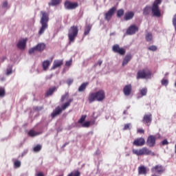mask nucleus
Wrapping results in <instances>:
<instances>
[{"mask_svg": "<svg viewBox=\"0 0 176 176\" xmlns=\"http://www.w3.org/2000/svg\"><path fill=\"white\" fill-rule=\"evenodd\" d=\"M41 18L40 20V24L41 27L38 31V35H43L45 34V31L49 28V14L45 11H41Z\"/></svg>", "mask_w": 176, "mask_h": 176, "instance_id": "obj_1", "label": "nucleus"}, {"mask_svg": "<svg viewBox=\"0 0 176 176\" xmlns=\"http://www.w3.org/2000/svg\"><path fill=\"white\" fill-rule=\"evenodd\" d=\"M88 100L90 104L94 102V101H104L105 100V91L104 90H99L95 93H91L89 94Z\"/></svg>", "mask_w": 176, "mask_h": 176, "instance_id": "obj_2", "label": "nucleus"}, {"mask_svg": "<svg viewBox=\"0 0 176 176\" xmlns=\"http://www.w3.org/2000/svg\"><path fill=\"white\" fill-rule=\"evenodd\" d=\"M163 0H155L151 6V13L154 17H161L162 11L160 10V5H162Z\"/></svg>", "mask_w": 176, "mask_h": 176, "instance_id": "obj_3", "label": "nucleus"}, {"mask_svg": "<svg viewBox=\"0 0 176 176\" xmlns=\"http://www.w3.org/2000/svg\"><path fill=\"white\" fill-rule=\"evenodd\" d=\"M132 152L133 155H136L137 156H155V154L151 150H149L147 147H143L139 150L137 149H133Z\"/></svg>", "mask_w": 176, "mask_h": 176, "instance_id": "obj_4", "label": "nucleus"}, {"mask_svg": "<svg viewBox=\"0 0 176 176\" xmlns=\"http://www.w3.org/2000/svg\"><path fill=\"white\" fill-rule=\"evenodd\" d=\"M78 33H79V29H78V26L73 25L70 27L68 32V38H69V43L75 42V38L78 36Z\"/></svg>", "mask_w": 176, "mask_h": 176, "instance_id": "obj_5", "label": "nucleus"}, {"mask_svg": "<svg viewBox=\"0 0 176 176\" xmlns=\"http://www.w3.org/2000/svg\"><path fill=\"white\" fill-rule=\"evenodd\" d=\"M152 76V72L148 68L139 70L137 73V79H149Z\"/></svg>", "mask_w": 176, "mask_h": 176, "instance_id": "obj_6", "label": "nucleus"}, {"mask_svg": "<svg viewBox=\"0 0 176 176\" xmlns=\"http://www.w3.org/2000/svg\"><path fill=\"white\" fill-rule=\"evenodd\" d=\"M45 49H46V44H45V43H39L36 46L29 50V54H34L35 52H40V53H41Z\"/></svg>", "mask_w": 176, "mask_h": 176, "instance_id": "obj_7", "label": "nucleus"}, {"mask_svg": "<svg viewBox=\"0 0 176 176\" xmlns=\"http://www.w3.org/2000/svg\"><path fill=\"white\" fill-rule=\"evenodd\" d=\"M65 8L67 10H73L74 9H76L79 6V3L78 2H71L67 0L64 4Z\"/></svg>", "mask_w": 176, "mask_h": 176, "instance_id": "obj_8", "label": "nucleus"}, {"mask_svg": "<svg viewBox=\"0 0 176 176\" xmlns=\"http://www.w3.org/2000/svg\"><path fill=\"white\" fill-rule=\"evenodd\" d=\"M112 50L113 53H117L120 54V56H124V54H126V50L123 47H120L118 44L113 45Z\"/></svg>", "mask_w": 176, "mask_h": 176, "instance_id": "obj_9", "label": "nucleus"}, {"mask_svg": "<svg viewBox=\"0 0 176 176\" xmlns=\"http://www.w3.org/2000/svg\"><path fill=\"white\" fill-rule=\"evenodd\" d=\"M164 171H166V168H164V166L160 164L155 165V166L151 168V173H156L160 175H161V174H163Z\"/></svg>", "mask_w": 176, "mask_h": 176, "instance_id": "obj_10", "label": "nucleus"}, {"mask_svg": "<svg viewBox=\"0 0 176 176\" xmlns=\"http://www.w3.org/2000/svg\"><path fill=\"white\" fill-rule=\"evenodd\" d=\"M146 145L149 148H153L156 145V136L153 135H149L146 140Z\"/></svg>", "mask_w": 176, "mask_h": 176, "instance_id": "obj_11", "label": "nucleus"}, {"mask_svg": "<svg viewBox=\"0 0 176 176\" xmlns=\"http://www.w3.org/2000/svg\"><path fill=\"white\" fill-rule=\"evenodd\" d=\"M115 12H116V7H112L111 9H109V11L104 14L105 20L109 21V20L112 19Z\"/></svg>", "mask_w": 176, "mask_h": 176, "instance_id": "obj_12", "label": "nucleus"}, {"mask_svg": "<svg viewBox=\"0 0 176 176\" xmlns=\"http://www.w3.org/2000/svg\"><path fill=\"white\" fill-rule=\"evenodd\" d=\"M142 122L146 124V126H151L152 123V113H149L145 114L143 117Z\"/></svg>", "mask_w": 176, "mask_h": 176, "instance_id": "obj_13", "label": "nucleus"}, {"mask_svg": "<svg viewBox=\"0 0 176 176\" xmlns=\"http://www.w3.org/2000/svg\"><path fill=\"white\" fill-rule=\"evenodd\" d=\"M138 27L135 25H131L126 30L127 35H134L135 32H138Z\"/></svg>", "mask_w": 176, "mask_h": 176, "instance_id": "obj_14", "label": "nucleus"}, {"mask_svg": "<svg viewBox=\"0 0 176 176\" xmlns=\"http://www.w3.org/2000/svg\"><path fill=\"white\" fill-rule=\"evenodd\" d=\"M135 146H144L145 145V139L144 138H138L133 142Z\"/></svg>", "mask_w": 176, "mask_h": 176, "instance_id": "obj_15", "label": "nucleus"}, {"mask_svg": "<svg viewBox=\"0 0 176 176\" xmlns=\"http://www.w3.org/2000/svg\"><path fill=\"white\" fill-rule=\"evenodd\" d=\"M133 90V87L131 84L125 85L123 89V93L124 96H129L131 94V91Z\"/></svg>", "mask_w": 176, "mask_h": 176, "instance_id": "obj_16", "label": "nucleus"}, {"mask_svg": "<svg viewBox=\"0 0 176 176\" xmlns=\"http://www.w3.org/2000/svg\"><path fill=\"white\" fill-rule=\"evenodd\" d=\"M27 45V38H23L22 40H20L18 43L16 44V46L18 49H20V50H24L25 49V46Z\"/></svg>", "mask_w": 176, "mask_h": 176, "instance_id": "obj_17", "label": "nucleus"}, {"mask_svg": "<svg viewBox=\"0 0 176 176\" xmlns=\"http://www.w3.org/2000/svg\"><path fill=\"white\" fill-rule=\"evenodd\" d=\"M132 58H133V55L131 54H127L122 60V67H125V65H127V64H129V63L131 61Z\"/></svg>", "mask_w": 176, "mask_h": 176, "instance_id": "obj_18", "label": "nucleus"}, {"mask_svg": "<svg viewBox=\"0 0 176 176\" xmlns=\"http://www.w3.org/2000/svg\"><path fill=\"white\" fill-rule=\"evenodd\" d=\"M63 113V110L60 106L57 107L51 113V116L52 118H56V116H58V115H61Z\"/></svg>", "mask_w": 176, "mask_h": 176, "instance_id": "obj_19", "label": "nucleus"}, {"mask_svg": "<svg viewBox=\"0 0 176 176\" xmlns=\"http://www.w3.org/2000/svg\"><path fill=\"white\" fill-rule=\"evenodd\" d=\"M64 64V61L63 60H55L54 61V64L51 68V69H56V68H58V67H61Z\"/></svg>", "mask_w": 176, "mask_h": 176, "instance_id": "obj_20", "label": "nucleus"}, {"mask_svg": "<svg viewBox=\"0 0 176 176\" xmlns=\"http://www.w3.org/2000/svg\"><path fill=\"white\" fill-rule=\"evenodd\" d=\"M133 17H134V13L131 11L130 12H127L125 13L124 16V19L126 21H129V20H131V19H133Z\"/></svg>", "mask_w": 176, "mask_h": 176, "instance_id": "obj_21", "label": "nucleus"}, {"mask_svg": "<svg viewBox=\"0 0 176 176\" xmlns=\"http://www.w3.org/2000/svg\"><path fill=\"white\" fill-rule=\"evenodd\" d=\"M57 90V87H52L45 93V97H50V96H53V93Z\"/></svg>", "mask_w": 176, "mask_h": 176, "instance_id": "obj_22", "label": "nucleus"}, {"mask_svg": "<svg viewBox=\"0 0 176 176\" xmlns=\"http://www.w3.org/2000/svg\"><path fill=\"white\" fill-rule=\"evenodd\" d=\"M42 66H43V71H47V68L50 67V60H44L42 63Z\"/></svg>", "mask_w": 176, "mask_h": 176, "instance_id": "obj_23", "label": "nucleus"}, {"mask_svg": "<svg viewBox=\"0 0 176 176\" xmlns=\"http://www.w3.org/2000/svg\"><path fill=\"white\" fill-rule=\"evenodd\" d=\"M73 101H74V99H69L68 102L63 104L60 107V109H62V111H65V109L68 108L69 105H71V102H72Z\"/></svg>", "mask_w": 176, "mask_h": 176, "instance_id": "obj_24", "label": "nucleus"}, {"mask_svg": "<svg viewBox=\"0 0 176 176\" xmlns=\"http://www.w3.org/2000/svg\"><path fill=\"white\" fill-rule=\"evenodd\" d=\"M138 170V174L140 175H141L142 174L144 175H146V168L145 166H139Z\"/></svg>", "mask_w": 176, "mask_h": 176, "instance_id": "obj_25", "label": "nucleus"}, {"mask_svg": "<svg viewBox=\"0 0 176 176\" xmlns=\"http://www.w3.org/2000/svg\"><path fill=\"white\" fill-rule=\"evenodd\" d=\"M87 86H89V82H83L82 84H81V85L78 87V91L80 93H82V91H85V90H86V87H87Z\"/></svg>", "mask_w": 176, "mask_h": 176, "instance_id": "obj_26", "label": "nucleus"}, {"mask_svg": "<svg viewBox=\"0 0 176 176\" xmlns=\"http://www.w3.org/2000/svg\"><path fill=\"white\" fill-rule=\"evenodd\" d=\"M145 39L146 42H153V35L152 34L151 32H148L146 33L145 36Z\"/></svg>", "mask_w": 176, "mask_h": 176, "instance_id": "obj_27", "label": "nucleus"}, {"mask_svg": "<svg viewBox=\"0 0 176 176\" xmlns=\"http://www.w3.org/2000/svg\"><path fill=\"white\" fill-rule=\"evenodd\" d=\"M28 135L30 137H36V135H39V134H41V133L39 132H36L32 129H31L29 132H28Z\"/></svg>", "mask_w": 176, "mask_h": 176, "instance_id": "obj_28", "label": "nucleus"}, {"mask_svg": "<svg viewBox=\"0 0 176 176\" xmlns=\"http://www.w3.org/2000/svg\"><path fill=\"white\" fill-rule=\"evenodd\" d=\"M151 13V8L146 6L143 10V14L144 16H148Z\"/></svg>", "mask_w": 176, "mask_h": 176, "instance_id": "obj_29", "label": "nucleus"}, {"mask_svg": "<svg viewBox=\"0 0 176 176\" xmlns=\"http://www.w3.org/2000/svg\"><path fill=\"white\" fill-rule=\"evenodd\" d=\"M91 30V26L90 25H87L84 32V36H86L87 35H89L90 34V31Z\"/></svg>", "mask_w": 176, "mask_h": 176, "instance_id": "obj_30", "label": "nucleus"}, {"mask_svg": "<svg viewBox=\"0 0 176 176\" xmlns=\"http://www.w3.org/2000/svg\"><path fill=\"white\" fill-rule=\"evenodd\" d=\"M61 3V0H52V3H49V5L52 6H56V5H59Z\"/></svg>", "mask_w": 176, "mask_h": 176, "instance_id": "obj_31", "label": "nucleus"}, {"mask_svg": "<svg viewBox=\"0 0 176 176\" xmlns=\"http://www.w3.org/2000/svg\"><path fill=\"white\" fill-rule=\"evenodd\" d=\"M124 14V10L123 9H120L117 11V17H122Z\"/></svg>", "mask_w": 176, "mask_h": 176, "instance_id": "obj_32", "label": "nucleus"}, {"mask_svg": "<svg viewBox=\"0 0 176 176\" xmlns=\"http://www.w3.org/2000/svg\"><path fill=\"white\" fill-rule=\"evenodd\" d=\"M41 149H42V146L41 144H37L36 146L33 148L34 152H36V153L41 152Z\"/></svg>", "mask_w": 176, "mask_h": 176, "instance_id": "obj_33", "label": "nucleus"}, {"mask_svg": "<svg viewBox=\"0 0 176 176\" xmlns=\"http://www.w3.org/2000/svg\"><path fill=\"white\" fill-rule=\"evenodd\" d=\"M67 176H80V172H79V170H76L70 173Z\"/></svg>", "mask_w": 176, "mask_h": 176, "instance_id": "obj_34", "label": "nucleus"}, {"mask_svg": "<svg viewBox=\"0 0 176 176\" xmlns=\"http://www.w3.org/2000/svg\"><path fill=\"white\" fill-rule=\"evenodd\" d=\"M14 167H16V168H19V167H20L21 166V162L16 160L14 162Z\"/></svg>", "mask_w": 176, "mask_h": 176, "instance_id": "obj_35", "label": "nucleus"}, {"mask_svg": "<svg viewBox=\"0 0 176 176\" xmlns=\"http://www.w3.org/2000/svg\"><path fill=\"white\" fill-rule=\"evenodd\" d=\"M148 50H150V52H156L157 47L156 45H151L148 47Z\"/></svg>", "mask_w": 176, "mask_h": 176, "instance_id": "obj_36", "label": "nucleus"}, {"mask_svg": "<svg viewBox=\"0 0 176 176\" xmlns=\"http://www.w3.org/2000/svg\"><path fill=\"white\" fill-rule=\"evenodd\" d=\"M6 91L5 88L0 87V97H5Z\"/></svg>", "mask_w": 176, "mask_h": 176, "instance_id": "obj_37", "label": "nucleus"}, {"mask_svg": "<svg viewBox=\"0 0 176 176\" xmlns=\"http://www.w3.org/2000/svg\"><path fill=\"white\" fill-rule=\"evenodd\" d=\"M146 93H148V89H146V88L140 89V94L142 96H146Z\"/></svg>", "mask_w": 176, "mask_h": 176, "instance_id": "obj_38", "label": "nucleus"}, {"mask_svg": "<svg viewBox=\"0 0 176 176\" xmlns=\"http://www.w3.org/2000/svg\"><path fill=\"white\" fill-rule=\"evenodd\" d=\"M86 118H87V116H86V115L82 116L81 118H80V120H78V123L82 124V123H83V122H85V120H86Z\"/></svg>", "mask_w": 176, "mask_h": 176, "instance_id": "obj_39", "label": "nucleus"}, {"mask_svg": "<svg viewBox=\"0 0 176 176\" xmlns=\"http://www.w3.org/2000/svg\"><path fill=\"white\" fill-rule=\"evenodd\" d=\"M162 86H168V80L167 79H162L161 81Z\"/></svg>", "mask_w": 176, "mask_h": 176, "instance_id": "obj_40", "label": "nucleus"}, {"mask_svg": "<svg viewBox=\"0 0 176 176\" xmlns=\"http://www.w3.org/2000/svg\"><path fill=\"white\" fill-rule=\"evenodd\" d=\"M69 94L66 93L65 95L62 96L60 101L61 102H64V101H65V98H68L69 97Z\"/></svg>", "mask_w": 176, "mask_h": 176, "instance_id": "obj_41", "label": "nucleus"}, {"mask_svg": "<svg viewBox=\"0 0 176 176\" xmlns=\"http://www.w3.org/2000/svg\"><path fill=\"white\" fill-rule=\"evenodd\" d=\"M13 72V70L12 69V67H10L9 68H7L6 69V75L8 76V75H11V74Z\"/></svg>", "mask_w": 176, "mask_h": 176, "instance_id": "obj_42", "label": "nucleus"}, {"mask_svg": "<svg viewBox=\"0 0 176 176\" xmlns=\"http://www.w3.org/2000/svg\"><path fill=\"white\" fill-rule=\"evenodd\" d=\"M71 65H72V59H70L69 60H67L65 63L66 67H71Z\"/></svg>", "mask_w": 176, "mask_h": 176, "instance_id": "obj_43", "label": "nucleus"}, {"mask_svg": "<svg viewBox=\"0 0 176 176\" xmlns=\"http://www.w3.org/2000/svg\"><path fill=\"white\" fill-rule=\"evenodd\" d=\"M72 83H74V79L72 78H69L67 80V84L68 85V86H71L72 85Z\"/></svg>", "mask_w": 176, "mask_h": 176, "instance_id": "obj_44", "label": "nucleus"}, {"mask_svg": "<svg viewBox=\"0 0 176 176\" xmlns=\"http://www.w3.org/2000/svg\"><path fill=\"white\" fill-rule=\"evenodd\" d=\"M173 24L175 28V30H176V14L173 16Z\"/></svg>", "mask_w": 176, "mask_h": 176, "instance_id": "obj_45", "label": "nucleus"}, {"mask_svg": "<svg viewBox=\"0 0 176 176\" xmlns=\"http://www.w3.org/2000/svg\"><path fill=\"white\" fill-rule=\"evenodd\" d=\"M82 127H90V122H85L84 124H82Z\"/></svg>", "mask_w": 176, "mask_h": 176, "instance_id": "obj_46", "label": "nucleus"}, {"mask_svg": "<svg viewBox=\"0 0 176 176\" xmlns=\"http://www.w3.org/2000/svg\"><path fill=\"white\" fill-rule=\"evenodd\" d=\"M138 133H139V134H144L145 133V130L143 129H138Z\"/></svg>", "mask_w": 176, "mask_h": 176, "instance_id": "obj_47", "label": "nucleus"}, {"mask_svg": "<svg viewBox=\"0 0 176 176\" xmlns=\"http://www.w3.org/2000/svg\"><path fill=\"white\" fill-rule=\"evenodd\" d=\"M162 145H168V141L167 140V139H165L162 141Z\"/></svg>", "mask_w": 176, "mask_h": 176, "instance_id": "obj_48", "label": "nucleus"}, {"mask_svg": "<svg viewBox=\"0 0 176 176\" xmlns=\"http://www.w3.org/2000/svg\"><path fill=\"white\" fill-rule=\"evenodd\" d=\"M130 129V124H126L124 126V130H129Z\"/></svg>", "mask_w": 176, "mask_h": 176, "instance_id": "obj_49", "label": "nucleus"}, {"mask_svg": "<svg viewBox=\"0 0 176 176\" xmlns=\"http://www.w3.org/2000/svg\"><path fill=\"white\" fill-rule=\"evenodd\" d=\"M3 8H8V1H4L3 3Z\"/></svg>", "mask_w": 176, "mask_h": 176, "instance_id": "obj_50", "label": "nucleus"}, {"mask_svg": "<svg viewBox=\"0 0 176 176\" xmlns=\"http://www.w3.org/2000/svg\"><path fill=\"white\" fill-rule=\"evenodd\" d=\"M5 60H6V56H3L1 58L0 63H3V61H5Z\"/></svg>", "mask_w": 176, "mask_h": 176, "instance_id": "obj_51", "label": "nucleus"}, {"mask_svg": "<svg viewBox=\"0 0 176 176\" xmlns=\"http://www.w3.org/2000/svg\"><path fill=\"white\" fill-rule=\"evenodd\" d=\"M102 64V60H99L98 62V65H99V67H101V65Z\"/></svg>", "mask_w": 176, "mask_h": 176, "instance_id": "obj_52", "label": "nucleus"}, {"mask_svg": "<svg viewBox=\"0 0 176 176\" xmlns=\"http://www.w3.org/2000/svg\"><path fill=\"white\" fill-rule=\"evenodd\" d=\"M36 176H45V175L43 174V173L39 172Z\"/></svg>", "mask_w": 176, "mask_h": 176, "instance_id": "obj_53", "label": "nucleus"}, {"mask_svg": "<svg viewBox=\"0 0 176 176\" xmlns=\"http://www.w3.org/2000/svg\"><path fill=\"white\" fill-rule=\"evenodd\" d=\"M35 109H36V111H39V110H41V109H43V107H40V109H38V107H36L35 108Z\"/></svg>", "mask_w": 176, "mask_h": 176, "instance_id": "obj_54", "label": "nucleus"}, {"mask_svg": "<svg viewBox=\"0 0 176 176\" xmlns=\"http://www.w3.org/2000/svg\"><path fill=\"white\" fill-rule=\"evenodd\" d=\"M68 144H69V142H66L65 144H64L63 145V148H65V146H67V145H68Z\"/></svg>", "mask_w": 176, "mask_h": 176, "instance_id": "obj_55", "label": "nucleus"}, {"mask_svg": "<svg viewBox=\"0 0 176 176\" xmlns=\"http://www.w3.org/2000/svg\"><path fill=\"white\" fill-rule=\"evenodd\" d=\"M175 87H176V81H175Z\"/></svg>", "mask_w": 176, "mask_h": 176, "instance_id": "obj_56", "label": "nucleus"}, {"mask_svg": "<svg viewBox=\"0 0 176 176\" xmlns=\"http://www.w3.org/2000/svg\"><path fill=\"white\" fill-rule=\"evenodd\" d=\"M95 67H97V64H96V65H95Z\"/></svg>", "mask_w": 176, "mask_h": 176, "instance_id": "obj_57", "label": "nucleus"}, {"mask_svg": "<svg viewBox=\"0 0 176 176\" xmlns=\"http://www.w3.org/2000/svg\"><path fill=\"white\" fill-rule=\"evenodd\" d=\"M124 113H126V111H124Z\"/></svg>", "mask_w": 176, "mask_h": 176, "instance_id": "obj_58", "label": "nucleus"}, {"mask_svg": "<svg viewBox=\"0 0 176 176\" xmlns=\"http://www.w3.org/2000/svg\"><path fill=\"white\" fill-rule=\"evenodd\" d=\"M118 1H121V0H118Z\"/></svg>", "mask_w": 176, "mask_h": 176, "instance_id": "obj_59", "label": "nucleus"}]
</instances>
